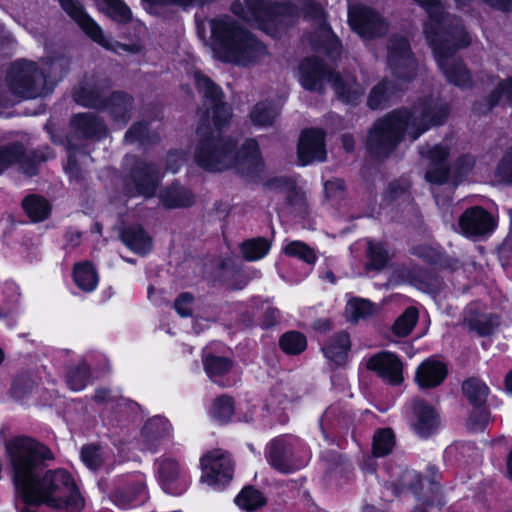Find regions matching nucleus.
<instances>
[{"mask_svg": "<svg viewBox=\"0 0 512 512\" xmlns=\"http://www.w3.org/2000/svg\"><path fill=\"white\" fill-rule=\"evenodd\" d=\"M193 78L202 99L195 131V163L210 173L235 167L242 177L257 182L264 169L257 140L247 138L238 150L237 141L224 135L233 118V108L226 102L222 87L200 70L194 73Z\"/></svg>", "mask_w": 512, "mask_h": 512, "instance_id": "f257e3e1", "label": "nucleus"}, {"mask_svg": "<svg viewBox=\"0 0 512 512\" xmlns=\"http://www.w3.org/2000/svg\"><path fill=\"white\" fill-rule=\"evenodd\" d=\"M449 111L448 104L439 97H420L411 108L394 109L378 119L369 131L367 148L374 157L386 158L405 133L415 141L431 127L444 124Z\"/></svg>", "mask_w": 512, "mask_h": 512, "instance_id": "f03ea898", "label": "nucleus"}, {"mask_svg": "<svg viewBox=\"0 0 512 512\" xmlns=\"http://www.w3.org/2000/svg\"><path fill=\"white\" fill-rule=\"evenodd\" d=\"M415 1L429 16L424 32L447 81L462 89L471 88L473 81L470 71L461 59L454 56L458 49L470 44L461 20L446 12L441 0Z\"/></svg>", "mask_w": 512, "mask_h": 512, "instance_id": "7ed1b4c3", "label": "nucleus"}, {"mask_svg": "<svg viewBox=\"0 0 512 512\" xmlns=\"http://www.w3.org/2000/svg\"><path fill=\"white\" fill-rule=\"evenodd\" d=\"M5 452L15 491L23 501L50 463L55 460V455L48 445L26 435L8 440L5 443Z\"/></svg>", "mask_w": 512, "mask_h": 512, "instance_id": "20e7f679", "label": "nucleus"}, {"mask_svg": "<svg viewBox=\"0 0 512 512\" xmlns=\"http://www.w3.org/2000/svg\"><path fill=\"white\" fill-rule=\"evenodd\" d=\"M211 39L215 55L224 63L248 66L267 53L255 34L231 18L211 21Z\"/></svg>", "mask_w": 512, "mask_h": 512, "instance_id": "39448f33", "label": "nucleus"}, {"mask_svg": "<svg viewBox=\"0 0 512 512\" xmlns=\"http://www.w3.org/2000/svg\"><path fill=\"white\" fill-rule=\"evenodd\" d=\"M113 80L95 73L72 91L74 102L84 108L106 112L114 123L127 125L134 110L135 99L124 90H112Z\"/></svg>", "mask_w": 512, "mask_h": 512, "instance_id": "423d86ee", "label": "nucleus"}, {"mask_svg": "<svg viewBox=\"0 0 512 512\" xmlns=\"http://www.w3.org/2000/svg\"><path fill=\"white\" fill-rule=\"evenodd\" d=\"M22 502L76 512L84 507V498L73 476L64 468H47Z\"/></svg>", "mask_w": 512, "mask_h": 512, "instance_id": "0eeeda50", "label": "nucleus"}, {"mask_svg": "<svg viewBox=\"0 0 512 512\" xmlns=\"http://www.w3.org/2000/svg\"><path fill=\"white\" fill-rule=\"evenodd\" d=\"M230 11L247 23L256 24L265 34L277 37L282 29L283 20L299 17L297 5L290 0H235Z\"/></svg>", "mask_w": 512, "mask_h": 512, "instance_id": "6e6552de", "label": "nucleus"}, {"mask_svg": "<svg viewBox=\"0 0 512 512\" xmlns=\"http://www.w3.org/2000/svg\"><path fill=\"white\" fill-rule=\"evenodd\" d=\"M230 11L247 23L256 24L265 34L277 37L282 29L283 20L299 17L297 5L290 0H235Z\"/></svg>", "mask_w": 512, "mask_h": 512, "instance_id": "1a4fd4ad", "label": "nucleus"}, {"mask_svg": "<svg viewBox=\"0 0 512 512\" xmlns=\"http://www.w3.org/2000/svg\"><path fill=\"white\" fill-rule=\"evenodd\" d=\"M6 81L12 94L25 100L36 99L52 91V88L46 87L41 68L28 59L12 62L7 70Z\"/></svg>", "mask_w": 512, "mask_h": 512, "instance_id": "9d476101", "label": "nucleus"}, {"mask_svg": "<svg viewBox=\"0 0 512 512\" xmlns=\"http://www.w3.org/2000/svg\"><path fill=\"white\" fill-rule=\"evenodd\" d=\"M420 154L426 156L430 163L425 173L428 182L443 184L449 180L457 185L473 168L475 162L472 156H460L450 168L447 165L449 150L446 146L435 145L432 148L421 147Z\"/></svg>", "mask_w": 512, "mask_h": 512, "instance_id": "9b49d317", "label": "nucleus"}, {"mask_svg": "<svg viewBox=\"0 0 512 512\" xmlns=\"http://www.w3.org/2000/svg\"><path fill=\"white\" fill-rule=\"evenodd\" d=\"M62 10L80 27V29L95 43L108 51L118 54L122 52L139 54L142 51L141 45L137 43H121L108 41L100 25L86 12L79 0H57Z\"/></svg>", "mask_w": 512, "mask_h": 512, "instance_id": "f8f14e48", "label": "nucleus"}, {"mask_svg": "<svg viewBox=\"0 0 512 512\" xmlns=\"http://www.w3.org/2000/svg\"><path fill=\"white\" fill-rule=\"evenodd\" d=\"M265 454L271 468L282 474H291L304 468L310 459L305 447L295 445L282 436L268 443Z\"/></svg>", "mask_w": 512, "mask_h": 512, "instance_id": "ddd939ff", "label": "nucleus"}, {"mask_svg": "<svg viewBox=\"0 0 512 512\" xmlns=\"http://www.w3.org/2000/svg\"><path fill=\"white\" fill-rule=\"evenodd\" d=\"M299 81L301 86L309 91L324 94L325 82H328L336 90L345 87L341 74L330 67L318 56L304 58L299 64Z\"/></svg>", "mask_w": 512, "mask_h": 512, "instance_id": "4468645a", "label": "nucleus"}, {"mask_svg": "<svg viewBox=\"0 0 512 512\" xmlns=\"http://www.w3.org/2000/svg\"><path fill=\"white\" fill-rule=\"evenodd\" d=\"M156 478L162 491L171 496L183 495L191 485L188 468L178 460L161 456L154 462Z\"/></svg>", "mask_w": 512, "mask_h": 512, "instance_id": "2eb2a0df", "label": "nucleus"}, {"mask_svg": "<svg viewBox=\"0 0 512 512\" xmlns=\"http://www.w3.org/2000/svg\"><path fill=\"white\" fill-rule=\"evenodd\" d=\"M387 64L393 76L401 82L409 83L416 77L418 63L406 37L394 35L389 39Z\"/></svg>", "mask_w": 512, "mask_h": 512, "instance_id": "dca6fc26", "label": "nucleus"}, {"mask_svg": "<svg viewBox=\"0 0 512 512\" xmlns=\"http://www.w3.org/2000/svg\"><path fill=\"white\" fill-rule=\"evenodd\" d=\"M201 481L216 489L225 488L233 479L234 464L229 453L220 449L209 451L200 459Z\"/></svg>", "mask_w": 512, "mask_h": 512, "instance_id": "f3484780", "label": "nucleus"}, {"mask_svg": "<svg viewBox=\"0 0 512 512\" xmlns=\"http://www.w3.org/2000/svg\"><path fill=\"white\" fill-rule=\"evenodd\" d=\"M111 502L122 510L138 507L148 499L143 475H130L118 478L109 493Z\"/></svg>", "mask_w": 512, "mask_h": 512, "instance_id": "a211bd4d", "label": "nucleus"}, {"mask_svg": "<svg viewBox=\"0 0 512 512\" xmlns=\"http://www.w3.org/2000/svg\"><path fill=\"white\" fill-rule=\"evenodd\" d=\"M327 132L321 127H307L301 130L297 146V162L301 167L327 160Z\"/></svg>", "mask_w": 512, "mask_h": 512, "instance_id": "6ab92c4d", "label": "nucleus"}, {"mask_svg": "<svg viewBox=\"0 0 512 512\" xmlns=\"http://www.w3.org/2000/svg\"><path fill=\"white\" fill-rule=\"evenodd\" d=\"M351 424V416L340 403L329 406L319 420V427L326 444L339 449H344L348 444L340 434L347 431Z\"/></svg>", "mask_w": 512, "mask_h": 512, "instance_id": "aec40b11", "label": "nucleus"}, {"mask_svg": "<svg viewBox=\"0 0 512 512\" xmlns=\"http://www.w3.org/2000/svg\"><path fill=\"white\" fill-rule=\"evenodd\" d=\"M129 179L135 193L145 198L154 197L161 182L156 164L141 158H137L130 168Z\"/></svg>", "mask_w": 512, "mask_h": 512, "instance_id": "412c9836", "label": "nucleus"}, {"mask_svg": "<svg viewBox=\"0 0 512 512\" xmlns=\"http://www.w3.org/2000/svg\"><path fill=\"white\" fill-rule=\"evenodd\" d=\"M496 224V219L479 206L466 209L459 218V227L467 237L488 235L495 229Z\"/></svg>", "mask_w": 512, "mask_h": 512, "instance_id": "4be33fe9", "label": "nucleus"}, {"mask_svg": "<svg viewBox=\"0 0 512 512\" xmlns=\"http://www.w3.org/2000/svg\"><path fill=\"white\" fill-rule=\"evenodd\" d=\"M74 134L84 140L101 141L109 133L108 127L99 115L92 112L73 114L69 122Z\"/></svg>", "mask_w": 512, "mask_h": 512, "instance_id": "5701e85b", "label": "nucleus"}, {"mask_svg": "<svg viewBox=\"0 0 512 512\" xmlns=\"http://www.w3.org/2000/svg\"><path fill=\"white\" fill-rule=\"evenodd\" d=\"M202 365L205 374L213 384L220 388H230L235 385V380L229 376L235 365L232 358L209 352L202 357Z\"/></svg>", "mask_w": 512, "mask_h": 512, "instance_id": "b1692460", "label": "nucleus"}, {"mask_svg": "<svg viewBox=\"0 0 512 512\" xmlns=\"http://www.w3.org/2000/svg\"><path fill=\"white\" fill-rule=\"evenodd\" d=\"M209 418L220 426H226L232 422L249 423L252 416L237 413L235 398L229 394L216 396L207 411Z\"/></svg>", "mask_w": 512, "mask_h": 512, "instance_id": "393cba45", "label": "nucleus"}, {"mask_svg": "<svg viewBox=\"0 0 512 512\" xmlns=\"http://www.w3.org/2000/svg\"><path fill=\"white\" fill-rule=\"evenodd\" d=\"M171 437L172 425L163 416L149 418L141 428L143 448L151 453L158 452L162 443L169 441Z\"/></svg>", "mask_w": 512, "mask_h": 512, "instance_id": "a878e982", "label": "nucleus"}, {"mask_svg": "<svg viewBox=\"0 0 512 512\" xmlns=\"http://www.w3.org/2000/svg\"><path fill=\"white\" fill-rule=\"evenodd\" d=\"M366 368L375 371L391 385H400L403 382L402 362L390 352H379L370 357L366 362Z\"/></svg>", "mask_w": 512, "mask_h": 512, "instance_id": "bb28decb", "label": "nucleus"}, {"mask_svg": "<svg viewBox=\"0 0 512 512\" xmlns=\"http://www.w3.org/2000/svg\"><path fill=\"white\" fill-rule=\"evenodd\" d=\"M388 25L375 10L354 4V31L363 38L383 36Z\"/></svg>", "mask_w": 512, "mask_h": 512, "instance_id": "cd10ccee", "label": "nucleus"}, {"mask_svg": "<svg viewBox=\"0 0 512 512\" xmlns=\"http://www.w3.org/2000/svg\"><path fill=\"white\" fill-rule=\"evenodd\" d=\"M413 414V429L417 435L427 438L437 430L439 426V417L434 409L425 400L416 398L411 402Z\"/></svg>", "mask_w": 512, "mask_h": 512, "instance_id": "c85d7f7f", "label": "nucleus"}, {"mask_svg": "<svg viewBox=\"0 0 512 512\" xmlns=\"http://www.w3.org/2000/svg\"><path fill=\"white\" fill-rule=\"evenodd\" d=\"M351 345L350 334L347 331H339L325 340L321 351L330 366L338 368L346 365Z\"/></svg>", "mask_w": 512, "mask_h": 512, "instance_id": "c756f323", "label": "nucleus"}, {"mask_svg": "<svg viewBox=\"0 0 512 512\" xmlns=\"http://www.w3.org/2000/svg\"><path fill=\"white\" fill-rule=\"evenodd\" d=\"M401 276L417 289L433 295L438 294L444 286V281L438 274L417 265L403 269Z\"/></svg>", "mask_w": 512, "mask_h": 512, "instance_id": "7c9ffc66", "label": "nucleus"}, {"mask_svg": "<svg viewBox=\"0 0 512 512\" xmlns=\"http://www.w3.org/2000/svg\"><path fill=\"white\" fill-rule=\"evenodd\" d=\"M385 487L392 491L394 496H399L407 490H411L417 499L423 495L424 480L419 473L414 470L397 469L391 480L385 482Z\"/></svg>", "mask_w": 512, "mask_h": 512, "instance_id": "2f4dec72", "label": "nucleus"}, {"mask_svg": "<svg viewBox=\"0 0 512 512\" xmlns=\"http://www.w3.org/2000/svg\"><path fill=\"white\" fill-rule=\"evenodd\" d=\"M407 82L395 78H385L375 85L367 99V106L372 110H383L388 107L399 92L404 90Z\"/></svg>", "mask_w": 512, "mask_h": 512, "instance_id": "473e14b6", "label": "nucleus"}, {"mask_svg": "<svg viewBox=\"0 0 512 512\" xmlns=\"http://www.w3.org/2000/svg\"><path fill=\"white\" fill-rule=\"evenodd\" d=\"M120 240L133 253L146 256L153 250V239L141 224H131L120 231Z\"/></svg>", "mask_w": 512, "mask_h": 512, "instance_id": "72a5a7b5", "label": "nucleus"}, {"mask_svg": "<svg viewBox=\"0 0 512 512\" xmlns=\"http://www.w3.org/2000/svg\"><path fill=\"white\" fill-rule=\"evenodd\" d=\"M46 87L52 88L69 72L71 59L58 52H52L41 60Z\"/></svg>", "mask_w": 512, "mask_h": 512, "instance_id": "f704fd0d", "label": "nucleus"}, {"mask_svg": "<svg viewBox=\"0 0 512 512\" xmlns=\"http://www.w3.org/2000/svg\"><path fill=\"white\" fill-rule=\"evenodd\" d=\"M447 373L448 369L443 362L429 358L417 368L415 380L420 388L432 389L444 381Z\"/></svg>", "mask_w": 512, "mask_h": 512, "instance_id": "c9c22d12", "label": "nucleus"}, {"mask_svg": "<svg viewBox=\"0 0 512 512\" xmlns=\"http://www.w3.org/2000/svg\"><path fill=\"white\" fill-rule=\"evenodd\" d=\"M159 200L163 208L172 210L191 207L195 202V196L178 181H173L161 190Z\"/></svg>", "mask_w": 512, "mask_h": 512, "instance_id": "e433bc0d", "label": "nucleus"}, {"mask_svg": "<svg viewBox=\"0 0 512 512\" xmlns=\"http://www.w3.org/2000/svg\"><path fill=\"white\" fill-rule=\"evenodd\" d=\"M72 278L75 285L85 293L95 291L99 284L98 272L89 260L76 262L73 265Z\"/></svg>", "mask_w": 512, "mask_h": 512, "instance_id": "4c0bfd02", "label": "nucleus"}, {"mask_svg": "<svg viewBox=\"0 0 512 512\" xmlns=\"http://www.w3.org/2000/svg\"><path fill=\"white\" fill-rule=\"evenodd\" d=\"M412 254L423 260L424 262L437 266L440 269L455 271L460 267L458 260L451 258L437 249L427 246L419 245L412 249Z\"/></svg>", "mask_w": 512, "mask_h": 512, "instance_id": "58836bf2", "label": "nucleus"}, {"mask_svg": "<svg viewBox=\"0 0 512 512\" xmlns=\"http://www.w3.org/2000/svg\"><path fill=\"white\" fill-rule=\"evenodd\" d=\"M324 33L315 36L311 40L312 49L324 53L328 58L335 60L340 57L341 42L334 34L329 24H322Z\"/></svg>", "mask_w": 512, "mask_h": 512, "instance_id": "ea45409f", "label": "nucleus"}, {"mask_svg": "<svg viewBox=\"0 0 512 512\" xmlns=\"http://www.w3.org/2000/svg\"><path fill=\"white\" fill-rule=\"evenodd\" d=\"M502 97L512 103V79L500 81L487 97L474 103L473 110L478 114H486L499 104Z\"/></svg>", "mask_w": 512, "mask_h": 512, "instance_id": "a19ab883", "label": "nucleus"}, {"mask_svg": "<svg viewBox=\"0 0 512 512\" xmlns=\"http://www.w3.org/2000/svg\"><path fill=\"white\" fill-rule=\"evenodd\" d=\"M22 209L33 223H39L50 216L52 207L43 196L29 194L22 200Z\"/></svg>", "mask_w": 512, "mask_h": 512, "instance_id": "79ce46f5", "label": "nucleus"}, {"mask_svg": "<svg viewBox=\"0 0 512 512\" xmlns=\"http://www.w3.org/2000/svg\"><path fill=\"white\" fill-rule=\"evenodd\" d=\"M439 475V470L435 465H429L427 467L425 480L428 483V487L426 491H423V495L420 497V503L426 507H442L445 504L438 481Z\"/></svg>", "mask_w": 512, "mask_h": 512, "instance_id": "37998d69", "label": "nucleus"}, {"mask_svg": "<svg viewBox=\"0 0 512 512\" xmlns=\"http://www.w3.org/2000/svg\"><path fill=\"white\" fill-rule=\"evenodd\" d=\"M234 503L246 512H255L267 504L264 493L252 485L244 486L234 498Z\"/></svg>", "mask_w": 512, "mask_h": 512, "instance_id": "c03bdc74", "label": "nucleus"}, {"mask_svg": "<svg viewBox=\"0 0 512 512\" xmlns=\"http://www.w3.org/2000/svg\"><path fill=\"white\" fill-rule=\"evenodd\" d=\"M14 146H17L20 155L13 161V166L18 165L20 171L29 177L37 175L39 166L44 161L43 155L35 150L27 151L20 141H14Z\"/></svg>", "mask_w": 512, "mask_h": 512, "instance_id": "a18cd8bd", "label": "nucleus"}, {"mask_svg": "<svg viewBox=\"0 0 512 512\" xmlns=\"http://www.w3.org/2000/svg\"><path fill=\"white\" fill-rule=\"evenodd\" d=\"M278 112L270 100H261L254 104L249 112V118L255 127H270L274 124Z\"/></svg>", "mask_w": 512, "mask_h": 512, "instance_id": "49530a36", "label": "nucleus"}, {"mask_svg": "<svg viewBox=\"0 0 512 512\" xmlns=\"http://www.w3.org/2000/svg\"><path fill=\"white\" fill-rule=\"evenodd\" d=\"M278 346L285 355L298 356L307 349L308 341L304 333L289 330L279 337Z\"/></svg>", "mask_w": 512, "mask_h": 512, "instance_id": "de8ad7c7", "label": "nucleus"}, {"mask_svg": "<svg viewBox=\"0 0 512 512\" xmlns=\"http://www.w3.org/2000/svg\"><path fill=\"white\" fill-rule=\"evenodd\" d=\"M271 249V242L265 237L246 239L240 244L242 257L249 262L264 258Z\"/></svg>", "mask_w": 512, "mask_h": 512, "instance_id": "09e8293b", "label": "nucleus"}, {"mask_svg": "<svg viewBox=\"0 0 512 512\" xmlns=\"http://www.w3.org/2000/svg\"><path fill=\"white\" fill-rule=\"evenodd\" d=\"M462 391L474 407L483 406L488 396V387L477 378H469L462 384Z\"/></svg>", "mask_w": 512, "mask_h": 512, "instance_id": "8fccbe9b", "label": "nucleus"}, {"mask_svg": "<svg viewBox=\"0 0 512 512\" xmlns=\"http://www.w3.org/2000/svg\"><path fill=\"white\" fill-rule=\"evenodd\" d=\"M103 12L118 24H128L132 20V11L123 0H102Z\"/></svg>", "mask_w": 512, "mask_h": 512, "instance_id": "3c124183", "label": "nucleus"}, {"mask_svg": "<svg viewBox=\"0 0 512 512\" xmlns=\"http://www.w3.org/2000/svg\"><path fill=\"white\" fill-rule=\"evenodd\" d=\"M91 379V369L86 362H80L68 370L66 374L67 386L73 391H82Z\"/></svg>", "mask_w": 512, "mask_h": 512, "instance_id": "603ef678", "label": "nucleus"}, {"mask_svg": "<svg viewBox=\"0 0 512 512\" xmlns=\"http://www.w3.org/2000/svg\"><path fill=\"white\" fill-rule=\"evenodd\" d=\"M283 253L288 257L301 260L308 265H314L318 260L315 250L307 243L300 240L289 242L283 248Z\"/></svg>", "mask_w": 512, "mask_h": 512, "instance_id": "864d4df0", "label": "nucleus"}, {"mask_svg": "<svg viewBox=\"0 0 512 512\" xmlns=\"http://www.w3.org/2000/svg\"><path fill=\"white\" fill-rule=\"evenodd\" d=\"M418 318V309L414 306H409L394 322L392 326L393 333L398 337L408 336L417 324Z\"/></svg>", "mask_w": 512, "mask_h": 512, "instance_id": "5fc2aeb1", "label": "nucleus"}, {"mask_svg": "<svg viewBox=\"0 0 512 512\" xmlns=\"http://www.w3.org/2000/svg\"><path fill=\"white\" fill-rule=\"evenodd\" d=\"M395 446V434L391 428L378 429L373 436L372 452L384 457L390 454Z\"/></svg>", "mask_w": 512, "mask_h": 512, "instance_id": "6e6d98bb", "label": "nucleus"}, {"mask_svg": "<svg viewBox=\"0 0 512 512\" xmlns=\"http://www.w3.org/2000/svg\"><path fill=\"white\" fill-rule=\"evenodd\" d=\"M367 256L369 259L367 266L378 271L383 269L390 260V253L384 245L371 240L367 242Z\"/></svg>", "mask_w": 512, "mask_h": 512, "instance_id": "4d7b16f0", "label": "nucleus"}, {"mask_svg": "<svg viewBox=\"0 0 512 512\" xmlns=\"http://www.w3.org/2000/svg\"><path fill=\"white\" fill-rule=\"evenodd\" d=\"M467 324L471 330L476 331L479 336L484 337L492 334L499 322L497 316L493 314H483L470 318Z\"/></svg>", "mask_w": 512, "mask_h": 512, "instance_id": "13d9d810", "label": "nucleus"}, {"mask_svg": "<svg viewBox=\"0 0 512 512\" xmlns=\"http://www.w3.org/2000/svg\"><path fill=\"white\" fill-rule=\"evenodd\" d=\"M299 16L302 15L304 20L307 21H323L326 23V12L322 5L315 0H300V5L297 6Z\"/></svg>", "mask_w": 512, "mask_h": 512, "instance_id": "bf43d9fd", "label": "nucleus"}, {"mask_svg": "<svg viewBox=\"0 0 512 512\" xmlns=\"http://www.w3.org/2000/svg\"><path fill=\"white\" fill-rule=\"evenodd\" d=\"M380 306L368 299L354 297V323L370 320L380 312Z\"/></svg>", "mask_w": 512, "mask_h": 512, "instance_id": "052dcab7", "label": "nucleus"}, {"mask_svg": "<svg viewBox=\"0 0 512 512\" xmlns=\"http://www.w3.org/2000/svg\"><path fill=\"white\" fill-rule=\"evenodd\" d=\"M490 420L489 411L483 406L474 407L467 420V428L472 432L483 431Z\"/></svg>", "mask_w": 512, "mask_h": 512, "instance_id": "680f3d73", "label": "nucleus"}, {"mask_svg": "<svg viewBox=\"0 0 512 512\" xmlns=\"http://www.w3.org/2000/svg\"><path fill=\"white\" fill-rule=\"evenodd\" d=\"M195 297L191 292H181L174 300L173 308L182 318L191 317L193 314L192 305Z\"/></svg>", "mask_w": 512, "mask_h": 512, "instance_id": "e2e57ef3", "label": "nucleus"}, {"mask_svg": "<svg viewBox=\"0 0 512 512\" xmlns=\"http://www.w3.org/2000/svg\"><path fill=\"white\" fill-rule=\"evenodd\" d=\"M98 447L94 444H86L81 448V459L91 470H98L102 465V458L98 453Z\"/></svg>", "mask_w": 512, "mask_h": 512, "instance_id": "0e129e2a", "label": "nucleus"}, {"mask_svg": "<svg viewBox=\"0 0 512 512\" xmlns=\"http://www.w3.org/2000/svg\"><path fill=\"white\" fill-rule=\"evenodd\" d=\"M148 132V124L144 121H137L125 132L124 139L129 143H143L148 138Z\"/></svg>", "mask_w": 512, "mask_h": 512, "instance_id": "69168bd1", "label": "nucleus"}, {"mask_svg": "<svg viewBox=\"0 0 512 512\" xmlns=\"http://www.w3.org/2000/svg\"><path fill=\"white\" fill-rule=\"evenodd\" d=\"M14 142L0 145V175L13 166V161L20 155Z\"/></svg>", "mask_w": 512, "mask_h": 512, "instance_id": "338daca9", "label": "nucleus"}, {"mask_svg": "<svg viewBox=\"0 0 512 512\" xmlns=\"http://www.w3.org/2000/svg\"><path fill=\"white\" fill-rule=\"evenodd\" d=\"M497 176L508 183H512V148H510L497 167Z\"/></svg>", "mask_w": 512, "mask_h": 512, "instance_id": "774afa93", "label": "nucleus"}]
</instances>
